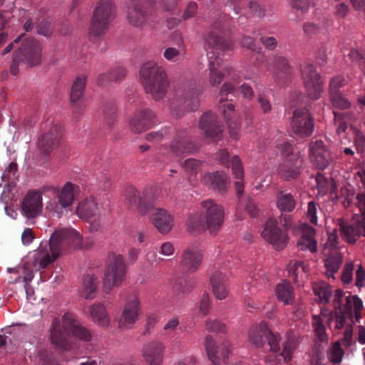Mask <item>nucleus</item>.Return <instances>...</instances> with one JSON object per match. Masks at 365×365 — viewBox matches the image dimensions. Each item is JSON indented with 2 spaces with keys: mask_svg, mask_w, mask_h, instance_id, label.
<instances>
[{
  "mask_svg": "<svg viewBox=\"0 0 365 365\" xmlns=\"http://www.w3.org/2000/svg\"><path fill=\"white\" fill-rule=\"evenodd\" d=\"M155 124V114L148 108L136 112L130 120V130L139 133L150 128Z\"/></svg>",
  "mask_w": 365,
  "mask_h": 365,
  "instance_id": "nucleus-28",
  "label": "nucleus"
},
{
  "mask_svg": "<svg viewBox=\"0 0 365 365\" xmlns=\"http://www.w3.org/2000/svg\"><path fill=\"white\" fill-rule=\"evenodd\" d=\"M315 230L311 226L306 225L302 230V235L297 242V247L301 250L317 251V241L314 239Z\"/></svg>",
  "mask_w": 365,
  "mask_h": 365,
  "instance_id": "nucleus-36",
  "label": "nucleus"
},
{
  "mask_svg": "<svg viewBox=\"0 0 365 365\" xmlns=\"http://www.w3.org/2000/svg\"><path fill=\"white\" fill-rule=\"evenodd\" d=\"M179 48L169 47L164 51L163 56L170 61H177L182 54L181 43H178Z\"/></svg>",
  "mask_w": 365,
  "mask_h": 365,
  "instance_id": "nucleus-60",
  "label": "nucleus"
},
{
  "mask_svg": "<svg viewBox=\"0 0 365 365\" xmlns=\"http://www.w3.org/2000/svg\"><path fill=\"white\" fill-rule=\"evenodd\" d=\"M343 355L344 351L341 347V342L339 341H335L327 352L328 359L334 364L340 363L342 360Z\"/></svg>",
  "mask_w": 365,
  "mask_h": 365,
  "instance_id": "nucleus-50",
  "label": "nucleus"
},
{
  "mask_svg": "<svg viewBox=\"0 0 365 365\" xmlns=\"http://www.w3.org/2000/svg\"><path fill=\"white\" fill-rule=\"evenodd\" d=\"M103 210V204L96 197L90 196L79 202L76 212L81 218L93 223V229L97 230L100 225L98 221Z\"/></svg>",
  "mask_w": 365,
  "mask_h": 365,
  "instance_id": "nucleus-14",
  "label": "nucleus"
},
{
  "mask_svg": "<svg viewBox=\"0 0 365 365\" xmlns=\"http://www.w3.org/2000/svg\"><path fill=\"white\" fill-rule=\"evenodd\" d=\"M98 280L94 275H87L83 279V296L86 299H93L98 285Z\"/></svg>",
  "mask_w": 365,
  "mask_h": 365,
  "instance_id": "nucleus-45",
  "label": "nucleus"
},
{
  "mask_svg": "<svg viewBox=\"0 0 365 365\" xmlns=\"http://www.w3.org/2000/svg\"><path fill=\"white\" fill-rule=\"evenodd\" d=\"M235 87L230 82H225L222 84L220 91L219 108L223 113L225 120L227 123L230 137L237 140L239 137L240 123L238 120H232L230 119L235 109L234 105L231 103H225L227 100L226 96L232 93Z\"/></svg>",
  "mask_w": 365,
  "mask_h": 365,
  "instance_id": "nucleus-12",
  "label": "nucleus"
},
{
  "mask_svg": "<svg viewBox=\"0 0 365 365\" xmlns=\"http://www.w3.org/2000/svg\"><path fill=\"white\" fill-rule=\"evenodd\" d=\"M183 167L185 171L189 174L195 175L200 170L201 162L195 158H189L184 162Z\"/></svg>",
  "mask_w": 365,
  "mask_h": 365,
  "instance_id": "nucleus-59",
  "label": "nucleus"
},
{
  "mask_svg": "<svg viewBox=\"0 0 365 365\" xmlns=\"http://www.w3.org/2000/svg\"><path fill=\"white\" fill-rule=\"evenodd\" d=\"M103 115L108 125L111 126L116 116V107L113 101H109L105 103Z\"/></svg>",
  "mask_w": 365,
  "mask_h": 365,
  "instance_id": "nucleus-52",
  "label": "nucleus"
},
{
  "mask_svg": "<svg viewBox=\"0 0 365 365\" xmlns=\"http://www.w3.org/2000/svg\"><path fill=\"white\" fill-rule=\"evenodd\" d=\"M205 349L208 359L213 365H219L221 359L225 361L231 352L230 343L229 341H224L221 350L217 346L215 340L211 336H207L205 339Z\"/></svg>",
  "mask_w": 365,
  "mask_h": 365,
  "instance_id": "nucleus-25",
  "label": "nucleus"
},
{
  "mask_svg": "<svg viewBox=\"0 0 365 365\" xmlns=\"http://www.w3.org/2000/svg\"><path fill=\"white\" fill-rule=\"evenodd\" d=\"M41 46L36 40L33 38L24 40L21 46L13 53L11 73L14 76L18 74L20 63L29 67L38 65L41 61Z\"/></svg>",
  "mask_w": 365,
  "mask_h": 365,
  "instance_id": "nucleus-8",
  "label": "nucleus"
},
{
  "mask_svg": "<svg viewBox=\"0 0 365 365\" xmlns=\"http://www.w3.org/2000/svg\"><path fill=\"white\" fill-rule=\"evenodd\" d=\"M63 329H61L59 322L55 319L52 323V329L51 332V342L56 346L68 350L71 346L67 338L72 335L85 341L91 339V334L88 329L79 325L71 313H66L62 318Z\"/></svg>",
  "mask_w": 365,
  "mask_h": 365,
  "instance_id": "nucleus-4",
  "label": "nucleus"
},
{
  "mask_svg": "<svg viewBox=\"0 0 365 365\" xmlns=\"http://www.w3.org/2000/svg\"><path fill=\"white\" fill-rule=\"evenodd\" d=\"M148 0H130L128 7L127 19L135 27H142L148 19Z\"/></svg>",
  "mask_w": 365,
  "mask_h": 365,
  "instance_id": "nucleus-18",
  "label": "nucleus"
},
{
  "mask_svg": "<svg viewBox=\"0 0 365 365\" xmlns=\"http://www.w3.org/2000/svg\"><path fill=\"white\" fill-rule=\"evenodd\" d=\"M126 267L121 255H113L105 270L103 279L104 292L108 293L118 287L125 279Z\"/></svg>",
  "mask_w": 365,
  "mask_h": 365,
  "instance_id": "nucleus-11",
  "label": "nucleus"
},
{
  "mask_svg": "<svg viewBox=\"0 0 365 365\" xmlns=\"http://www.w3.org/2000/svg\"><path fill=\"white\" fill-rule=\"evenodd\" d=\"M291 226L292 217L289 215L281 214L279 220L274 217H269L264 224L262 236L266 241L273 245L276 249H283L288 240L284 231L289 230Z\"/></svg>",
  "mask_w": 365,
  "mask_h": 365,
  "instance_id": "nucleus-7",
  "label": "nucleus"
},
{
  "mask_svg": "<svg viewBox=\"0 0 365 365\" xmlns=\"http://www.w3.org/2000/svg\"><path fill=\"white\" fill-rule=\"evenodd\" d=\"M336 222L341 237L348 243L354 244L361 236H365V222L349 223L343 218Z\"/></svg>",
  "mask_w": 365,
  "mask_h": 365,
  "instance_id": "nucleus-22",
  "label": "nucleus"
},
{
  "mask_svg": "<svg viewBox=\"0 0 365 365\" xmlns=\"http://www.w3.org/2000/svg\"><path fill=\"white\" fill-rule=\"evenodd\" d=\"M90 314L93 321L98 326L103 327H108L110 319L106 307L100 304H94L90 307Z\"/></svg>",
  "mask_w": 365,
  "mask_h": 365,
  "instance_id": "nucleus-39",
  "label": "nucleus"
},
{
  "mask_svg": "<svg viewBox=\"0 0 365 365\" xmlns=\"http://www.w3.org/2000/svg\"><path fill=\"white\" fill-rule=\"evenodd\" d=\"M212 293L216 299H225L229 294L227 277L222 271L216 270L210 277Z\"/></svg>",
  "mask_w": 365,
  "mask_h": 365,
  "instance_id": "nucleus-31",
  "label": "nucleus"
},
{
  "mask_svg": "<svg viewBox=\"0 0 365 365\" xmlns=\"http://www.w3.org/2000/svg\"><path fill=\"white\" fill-rule=\"evenodd\" d=\"M276 296L284 304H292L294 300V289L288 281L278 284L275 289Z\"/></svg>",
  "mask_w": 365,
  "mask_h": 365,
  "instance_id": "nucleus-38",
  "label": "nucleus"
},
{
  "mask_svg": "<svg viewBox=\"0 0 365 365\" xmlns=\"http://www.w3.org/2000/svg\"><path fill=\"white\" fill-rule=\"evenodd\" d=\"M303 159L299 156L286 158L278 168V173L285 180L297 178L301 173Z\"/></svg>",
  "mask_w": 365,
  "mask_h": 365,
  "instance_id": "nucleus-30",
  "label": "nucleus"
},
{
  "mask_svg": "<svg viewBox=\"0 0 365 365\" xmlns=\"http://www.w3.org/2000/svg\"><path fill=\"white\" fill-rule=\"evenodd\" d=\"M342 262L343 258L341 254L329 255L325 259L326 274L329 278H334V275L338 272Z\"/></svg>",
  "mask_w": 365,
  "mask_h": 365,
  "instance_id": "nucleus-44",
  "label": "nucleus"
},
{
  "mask_svg": "<svg viewBox=\"0 0 365 365\" xmlns=\"http://www.w3.org/2000/svg\"><path fill=\"white\" fill-rule=\"evenodd\" d=\"M149 211L150 220L158 230L162 234L169 232L173 225L171 215L165 210L153 207V205Z\"/></svg>",
  "mask_w": 365,
  "mask_h": 365,
  "instance_id": "nucleus-33",
  "label": "nucleus"
},
{
  "mask_svg": "<svg viewBox=\"0 0 365 365\" xmlns=\"http://www.w3.org/2000/svg\"><path fill=\"white\" fill-rule=\"evenodd\" d=\"M292 130L301 138L310 137L314 129V118L307 108L294 110L291 119Z\"/></svg>",
  "mask_w": 365,
  "mask_h": 365,
  "instance_id": "nucleus-13",
  "label": "nucleus"
},
{
  "mask_svg": "<svg viewBox=\"0 0 365 365\" xmlns=\"http://www.w3.org/2000/svg\"><path fill=\"white\" fill-rule=\"evenodd\" d=\"M197 150L195 143L191 140L187 129L178 130L170 145V151L175 157L190 154Z\"/></svg>",
  "mask_w": 365,
  "mask_h": 365,
  "instance_id": "nucleus-19",
  "label": "nucleus"
},
{
  "mask_svg": "<svg viewBox=\"0 0 365 365\" xmlns=\"http://www.w3.org/2000/svg\"><path fill=\"white\" fill-rule=\"evenodd\" d=\"M115 7L111 0H101L96 7L89 29L90 38L105 34L114 18Z\"/></svg>",
  "mask_w": 365,
  "mask_h": 365,
  "instance_id": "nucleus-9",
  "label": "nucleus"
},
{
  "mask_svg": "<svg viewBox=\"0 0 365 365\" xmlns=\"http://www.w3.org/2000/svg\"><path fill=\"white\" fill-rule=\"evenodd\" d=\"M303 30L304 34L309 36L313 37L317 36L321 33H324L326 30L324 26H321L314 23L307 22L303 26Z\"/></svg>",
  "mask_w": 365,
  "mask_h": 365,
  "instance_id": "nucleus-56",
  "label": "nucleus"
},
{
  "mask_svg": "<svg viewBox=\"0 0 365 365\" xmlns=\"http://www.w3.org/2000/svg\"><path fill=\"white\" fill-rule=\"evenodd\" d=\"M258 106L263 113H269L272 111V105L269 99L264 93H259L257 98Z\"/></svg>",
  "mask_w": 365,
  "mask_h": 365,
  "instance_id": "nucleus-61",
  "label": "nucleus"
},
{
  "mask_svg": "<svg viewBox=\"0 0 365 365\" xmlns=\"http://www.w3.org/2000/svg\"><path fill=\"white\" fill-rule=\"evenodd\" d=\"M202 261V254L197 244L188 246L182 253L180 262L181 269L187 272H196Z\"/></svg>",
  "mask_w": 365,
  "mask_h": 365,
  "instance_id": "nucleus-23",
  "label": "nucleus"
},
{
  "mask_svg": "<svg viewBox=\"0 0 365 365\" xmlns=\"http://www.w3.org/2000/svg\"><path fill=\"white\" fill-rule=\"evenodd\" d=\"M313 327L317 339L322 342H327L325 327L322 324L320 317L317 315L313 317Z\"/></svg>",
  "mask_w": 365,
  "mask_h": 365,
  "instance_id": "nucleus-53",
  "label": "nucleus"
},
{
  "mask_svg": "<svg viewBox=\"0 0 365 365\" xmlns=\"http://www.w3.org/2000/svg\"><path fill=\"white\" fill-rule=\"evenodd\" d=\"M302 78L310 98L318 99L322 91V83L319 73L310 62H304L301 65Z\"/></svg>",
  "mask_w": 365,
  "mask_h": 365,
  "instance_id": "nucleus-15",
  "label": "nucleus"
},
{
  "mask_svg": "<svg viewBox=\"0 0 365 365\" xmlns=\"http://www.w3.org/2000/svg\"><path fill=\"white\" fill-rule=\"evenodd\" d=\"M297 346V337L292 335L288 336L286 341L283 344V350L281 353L285 361H289L291 359V356Z\"/></svg>",
  "mask_w": 365,
  "mask_h": 365,
  "instance_id": "nucleus-49",
  "label": "nucleus"
},
{
  "mask_svg": "<svg viewBox=\"0 0 365 365\" xmlns=\"http://www.w3.org/2000/svg\"><path fill=\"white\" fill-rule=\"evenodd\" d=\"M333 304L335 314L329 317V324L331 326V323L334 322V329H341L344 327L346 318L353 322L354 314L356 322L361 318V312L364 308L363 302L357 295H352L350 292L345 293L341 289H336L333 295Z\"/></svg>",
  "mask_w": 365,
  "mask_h": 365,
  "instance_id": "nucleus-3",
  "label": "nucleus"
},
{
  "mask_svg": "<svg viewBox=\"0 0 365 365\" xmlns=\"http://www.w3.org/2000/svg\"><path fill=\"white\" fill-rule=\"evenodd\" d=\"M205 182L212 190L224 192L229 185V177L223 172L208 173L204 177Z\"/></svg>",
  "mask_w": 365,
  "mask_h": 365,
  "instance_id": "nucleus-34",
  "label": "nucleus"
},
{
  "mask_svg": "<svg viewBox=\"0 0 365 365\" xmlns=\"http://www.w3.org/2000/svg\"><path fill=\"white\" fill-rule=\"evenodd\" d=\"M82 243L81 235L73 228H61L55 230L48 242L46 243L45 247H43V243L39 247V250L44 253L36 259V261H38V268L45 269L65 252L69 247L80 248Z\"/></svg>",
  "mask_w": 365,
  "mask_h": 365,
  "instance_id": "nucleus-2",
  "label": "nucleus"
},
{
  "mask_svg": "<svg viewBox=\"0 0 365 365\" xmlns=\"http://www.w3.org/2000/svg\"><path fill=\"white\" fill-rule=\"evenodd\" d=\"M287 272L289 276L296 281L298 275L301 272H305V267L303 262L297 260H291L287 265Z\"/></svg>",
  "mask_w": 365,
  "mask_h": 365,
  "instance_id": "nucleus-54",
  "label": "nucleus"
},
{
  "mask_svg": "<svg viewBox=\"0 0 365 365\" xmlns=\"http://www.w3.org/2000/svg\"><path fill=\"white\" fill-rule=\"evenodd\" d=\"M350 129L354 134V143L358 152H363L365 150V136L356 127L351 125Z\"/></svg>",
  "mask_w": 365,
  "mask_h": 365,
  "instance_id": "nucleus-57",
  "label": "nucleus"
},
{
  "mask_svg": "<svg viewBox=\"0 0 365 365\" xmlns=\"http://www.w3.org/2000/svg\"><path fill=\"white\" fill-rule=\"evenodd\" d=\"M42 207V197L37 191L29 192L22 202V211L28 218L38 215L41 212Z\"/></svg>",
  "mask_w": 365,
  "mask_h": 365,
  "instance_id": "nucleus-32",
  "label": "nucleus"
},
{
  "mask_svg": "<svg viewBox=\"0 0 365 365\" xmlns=\"http://www.w3.org/2000/svg\"><path fill=\"white\" fill-rule=\"evenodd\" d=\"M202 208L205 212V219L207 229L211 233L216 232L222 226L224 220L222 207L212 200L202 202Z\"/></svg>",
  "mask_w": 365,
  "mask_h": 365,
  "instance_id": "nucleus-16",
  "label": "nucleus"
},
{
  "mask_svg": "<svg viewBox=\"0 0 365 365\" xmlns=\"http://www.w3.org/2000/svg\"><path fill=\"white\" fill-rule=\"evenodd\" d=\"M313 289L321 303L327 304L329 302L332 294L331 287L329 285L325 283L315 284Z\"/></svg>",
  "mask_w": 365,
  "mask_h": 365,
  "instance_id": "nucleus-48",
  "label": "nucleus"
},
{
  "mask_svg": "<svg viewBox=\"0 0 365 365\" xmlns=\"http://www.w3.org/2000/svg\"><path fill=\"white\" fill-rule=\"evenodd\" d=\"M229 6L236 14H239L247 4V0H227Z\"/></svg>",
  "mask_w": 365,
  "mask_h": 365,
  "instance_id": "nucleus-64",
  "label": "nucleus"
},
{
  "mask_svg": "<svg viewBox=\"0 0 365 365\" xmlns=\"http://www.w3.org/2000/svg\"><path fill=\"white\" fill-rule=\"evenodd\" d=\"M140 313V300L137 297H130L125 304L118 324L120 328L136 322Z\"/></svg>",
  "mask_w": 365,
  "mask_h": 365,
  "instance_id": "nucleus-29",
  "label": "nucleus"
},
{
  "mask_svg": "<svg viewBox=\"0 0 365 365\" xmlns=\"http://www.w3.org/2000/svg\"><path fill=\"white\" fill-rule=\"evenodd\" d=\"M324 358L322 351L319 347H314L310 353V362L312 365H321Z\"/></svg>",
  "mask_w": 365,
  "mask_h": 365,
  "instance_id": "nucleus-63",
  "label": "nucleus"
},
{
  "mask_svg": "<svg viewBox=\"0 0 365 365\" xmlns=\"http://www.w3.org/2000/svg\"><path fill=\"white\" fill-rule=\"evenodd\" d=\"M201 92L200 88L192 85L185 90V96L182 97V94L180 93L181 91H178L177 94L180 97L179 101L180 104L186 107L187 110H194L198 107V96Z\"/></svg>",
  "mask_w": 365,
  "mask_h": 365,
  "instance_id": "nucleus-35",
  "label": "nucleus"
},
{
  "mask_svg": "<svg viewBox=\"0 0 365 365\" xmlns=\"http://www.w3.org/2000/svg\"><path fill=\"white\" fill-rule=\"evenodd\" d=\"M276 205L280 211L291 212L296 207V200L292 194L279 191L277 194Z\"/></svg>",
  "mask_w": 365,
  "mask_h": 365,
  "instance_id": "nucleus-41",
  "label": "nucleus"
},
{
  "mask_svg": "<svg viewBox=\"0 0 365 365\" xmlns=\"http://www.w3.org/2000/svg\"><path fill=\"white\" fill-rule=\"evenodd\" d=\"M187 226L190 232H200L207 228L205 217L198 213L191 214L188 217Z\"/></svg>",
  "mask_w": 365,
  "mask_h": 365,
  "instance_id": "nucleus-43",
  "label": "nucleus"
},
{
  "mask_svg": "<svg viewBox=\"0 0 365 365\" xmlns=\"http://www.w3.org/2000/svg\"><path fill=\"white\" fill-rule=\"evenodd\" d=\"M165 350L164 344L158 340H153L143 346L141 356L148 365H162Z\"/></svg>",
  "mask_w": 365,
  "mask_h": 365,
  "instance_id": "nucleus-24",
  "label": "nucleus"
},
{
  "mask_svg": "<svg viewBox=\"0 0 365 365\" xmlns=\"http://www.w3.org/2000/svg\"><path fill=\"white\" fill-rule=\"evenodd\" d=\"M334 115V123H339V125L336 128V134L339 136L342 135L344 133H346L348 125L346 122V120L349 118V113H340L334 111L333 112Z\"/></svg>",
  "mask_w": 365,
  "mask_h": 365,
  "instance_id": "nucleus-51",
  "label": "nucleus"
},
{
  "mask_svg": "<svg viewBox=\"0 0 365 365\" xmlns=\"http://www.w3.org/2000/svg\"><path fill=\"white\" fill-rule=\"evenodd\" d=\"M195 282L193 279L180 277L174 282L173 289L178 294H186L194 288Z\"/></svg>",
  "mask_w": 365,
  "mask_h": 365,
  "instance_id": "nucleus-46",
  "label": "nucleus"
},
{
  "mask_svg": "<svg viewBox=\"0 0 365 365\" xmlns=\"http://www.w3.org/2000/svg\"><path fill=\"white\" fill-rule=\"evenodd\" d=\"M277 138L275 139L274 143L276 148L280 150L282 155L285 156L286 158H292L293 156H299L298 155H294L293 152V146L292 145L282 139L283 135L282 133H279L277 135Z\"/></svg>",
  "mask_w": 365,
  "mask_h": 365,
  "instance_id": "nucleus-47",
  "label": "nucleus"
},
{
  "mask_svg": "<svg viewBox=\"0 0 365 365\" xmlns=\"http://www.w3.org/2000/svg\"><path fill=\"white\" fill-rule=\"evenodd\" d=\"M43 193L53 195V199L47 205L58 218L65 212L70 210L75 198L80 192L79 187L71 182H67L61 188L53 185H44L41 188Z\"/></svg>",
  "mask_w": 365,
  "mask_h": 365,
  "instance_id": "nucleus-6",
  "label": "nucleus"
},
{
  "mask_svg": "<svg viewBox=\"0 0 365 365\" xmlns=\"http://www.w3.org/2000/svg\"><path fill=\"white\" fill-rule=\"evenodd\" d=\"M86 85V78L84 76L78 77L73 82L71 91V103L73 108L81 110L83 108L80 99L82 97Z\"/></svg>",
  "mask_w": 365,
  "mask_h": 365,
  "instance_id": "nucleus-37",
  "label": "nucleus"
},
{
  "mask_svg": "<svg viewBox=\"0 0 365 365\" xmlns=\"http://www.w3.org/2000/svg\"><path fill=\"white\" fill-rule=\"evenodd\" d=\"M125 203L130 207H138L142 215L149 212L152 207L150 197L147 190L138 191L134 187L128 186L124 192Z\"/></svg>",
  "mask_w": 365,
  "mask_h": 365,
  "instance_id": "nucleus-17",
  "label": "nucleus"
},
{
  "mask_svg": "<svg viewBox=\"0 0 365 365\" xmlns=\"http://www.w3.org/2000/svg\"><path fill=\"white\" fill-rule=\"evenodd\" d=\"M199 126L205 136L210 138H217L222 133L220 121L217 116L212 112H207L202 115Z\"/></svg>",
  "mask_w": 365,
  "mask_h": 365,
  "instance_id": "nucleus-27",
  "label": "nucleus"
},
{
  "mask_svg": "<svg viewBox=\"0 0 365 365\" xmlns=\"http://www.w3.org/2000/svg\"><path fill=\"white\" fill-rule=\"evenodd\" d=\"M227 26V16H220L212 25L215 31L209 32L205 38L204 48L207 51L208 58L206 71H208V81L212 86H219L222 83L225 73L230 75L233 70L231 66H225L223 68L224 72L220 70L222 68V59L220 58L219 51L232 50L233 43L230 40L217 34V31L223 33Z\"/></svg>",
  "mask_w": 365,
  "mask_h": 365,
  "instance_id": "nucleus-1",
  "label": "nucleus"
},
{
  "mask_svg": "<svg viewBox=\"0 0 365 365\" xmlns=\"http://www.w3.org/2000/svg\"><path fill=\"white\" fill-rule=\"evenodd\" d=\"M309 153L312 160L320 170H324L333 163L334 158L330 150L321 140L310 143Z\"/></svg>",
  "mask_w": 365,
  "mask_h": 365,
  "instance_id": "nucleus-21",
  "label": "nucleus"
},
{
  "mask_svg": "<svg viewBox=\"0 0 365 365\" xmlns=\"http://www.w3.org/2000/svg\"><path fill=\"white\" fill-rule=\"evenodd\" d=\"M317 205L314 201H310L307 205V217L309 222L314 225L317 223Z\"/></svg>",
  "mask_w": 365,
  "mask_h": 365,
  "instance_id": "nucleus-62",
  "label": "nucleus"
},
{
  "mask_svg": "<svg viewBox=\"0 0 365 365\" xmlns=\"http://www.w3.org/2000/svg\"><path fill=\"white\" fill-rule=\"evenodd\" d=\"M267 70L274 80L278 83L286 81L292 74V68L289 61L284 56L279 54L273 56L271 62L267 65Z\"/></svg>",
  "mask_w": 365,
  "mask_h": 365,
  "instance_id": "nucleus-20",
  "label": "nucleus"
},
{
  "mask_svg": "<svg viewBox=\"0 0 365 365\" xmlns=\"http://www.w3.org/2000/svg\"><path fill=\"white\" fill-rule=\"evenodd\" d=\"M62 136V130L57 125H52L38 140V147L45 155L56 148Z\"/></svg>",
  "mask_w": 365,
  "mask_h": 365,
  "instance_id": "nucleus-26",
  "label": "nucleus"
},
{
  "mask_svg": "<svg viewBox=\"0 0 365 365\" xmlns=\"http://www.w3.org/2000/svg\"><path fill=\"white\" fill-rule=\"evenodd\" d=\"M205 327L210 332L224 333L226 331L225 324L217 319H208Z\"/></svg>",
  "mask_w": 365,
  "mask_h": 365,
  "instance_id": "nucleus-58",
  "label": "nucleus"
},
{
  "mask_svg": "<svg viewBox=\"0 0 365 365\" xmlns=\"http://www.w3.org/2000/svg\"><path fill=\"white\" fill-rule=\"evenodd\" d=\"M330 99L334 107L341 110L347 109L350 103L342 96L341 92L329 93Z\"/></svg>",
  "mask_w": 365,
  "mask_h": 365,
  "instance_id": "nucleus-55",
  "label": "nucleus"
},
{
  "mask_svg": "<svg viewBox=\"0 0 365 365\" xmlns=\"http://www.w3.org/2000/svg\"><path fill=\"white\" fill-rule=\"evenodd\" d=\"M280 340L279 334L272 332L265 322L252 327L249 331L250 342L257 348L262 347L267 342L271 351L278 352Z\"/></svg>",
  "mask_w": 365,
  "mask_h": 365,
  "instance_id": "nucleus-10",
  "label": "nucleus"
},
{
  "mask_svg": "<svg viewBox=\"0 0 365 365\" xmlns=\"http://www.w3.org/2000/svg\"><path fill=\"white\" fill-rule=\"evenodd\" d=\"M143 86L155 101L163 99L168 91L169 81L165 69L153 61L143 65L140 69Z\"/></svg>",
  "mask_w": 365,
  "mask_h": 365,
  "instance_id": "nucleus-5",
  "label": "nucleus"
},
{
  "mask_svg": "<svg viewBox=\"0 0 365 365\" xmlns=\"http://www.w3.org/2000/svg\"><path fill=\"white\" fill-rule=\"evenodd\" d=\"M126 75L125 69L118 66L111 69L108 73H101L98 76L97 83L101 86H106L112 81H120Z\"/></svg>",
  "mask_w": 365,
  "mask_h": 365,
  "instance_id": "nucleus-40",
  "label": "nucleus"
},
{
  "mask_svg": "<svg viewBox=\"0 0 365 365\" xmlns=\"http://www.w3.org/2000/svg\"><path fill=\"white\" fill-rule=\"evenodd\" d=\"M232 173L235 178L238 179L235 183V190L238 196L241 195L244 190L243 178L244 171L241 164L240 159L237 156H234L230 163Z\"/></svg>",
  "mask_w": 365,
  "mask_h": 365,
  "instance_id": "nucleus-42",
  "label": "nucleus"
}]
</instances>
